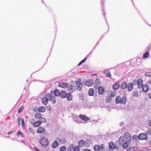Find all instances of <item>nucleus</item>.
I'll return each instance as SVG.
<instances>
[{"label":"nucleus","mask_w":151,"mask_h":151,"mask_svg":"<svg viewBox=\"0 0 151 151\" xmlns=\"http://www.w3.org/2000/svg\"><path fill=\"white\" fill-rule=\"evenodd\" d=\"M149 55L148 51H147L146 52L144 53L143 55L142 58L143 59H145L147 58Z\"/></svg>","instance_id":"2f4dec72"},{"label":"nucleus","mask_w":151,"mask_h":151,"mask_svg":"<svg viewBox=\"0 0 151 151\" xmlns=\"http://www.w3.org/2000/svg\"><path fill=\"white\" fill-rule=\"evenodd\" d=\"M24 108V107L23 106H22L19 109L18 111V113H20L22 111Z\"/></svg>","instance_id":"49530a36"},{"label":"nucleus","mask_w":151,"mask_h":151,"mask_svg":"<svg viewBox=\"0 0 151 151\" xmlns=\"http://www.w3.org/2000/svg\"><path fill=\"white\" fill-rule=\"evenodd\" d=\"M50 93L52 97H54L55 96H59L60 94V93L59 90L57 89H55L54 91H51Z\"/></svg>","instance_id":"423d86ee"},{"label":"nucleus","mask_w":151,"mask_h":151,"mask_svg":"<svg viewBox=\"0 0 151 151\" xmlns=\"http://www.w3.org/2000/svg\"><path fill=\"white\" fill-rule=\"evenodd\" d=\"M17 134L18 135H21L22 137L24 136L23 134L21 132L18 131L17 132Z\"/></svg>","instance_id":"5fc2aeb1"},{"label":"nucleus","mask_w":151,"mask_h":151,"mask_svg":"<svg viewBox=\"0 0 151 151\" xmlns=\"http://www.w3.org/2000/svg\"><path fill=\"white\" fill-rule=\"evenodd\" d=\"M78 146H79V147H82L85 146V142L84 140H81L78 141Z\"/></svg>","instance_id":"dca6fc26"},{"label":"nucleus","mask_w":151,"mask_h":151,"mask_svg":"<svg viewBox=\"0 0 151 151\" xmlns=\"http://www.w3.org/2000/svg\"><path fill=\"white\" fill-rule=\"evenodd\" d=\"M21 119L20 118H19L18 119V126H20V120Z\"/></svg>","instance_id":"4d7b16f0"},{"label":"nucleus","mask_w":151,"mask_h":151,"mask_svg":"<svg viewBox=\"0 0 151 151\" xmlns=\"http://www.w3.org/2000/svg\"><path fill=\"white\" fill-rule=\"evenodd\" d=\"M149 125L150 126H151V120H150L148 122Z\"/></svg>","instance_id":"680f3d73"},{"label":"nucleus","mask_w":151,"mask_h":151,"mask_svg":"<svg viewBox=\"0 0 151 151\" xmlns=\"http://www.w3.org/2000/svg\"><path fill=\"white\" fill-rule=\"evenodd\" d=\"M101 84V81L99 77H97L95 80V88L97 89L98 86L100 85Z\"/></svg>","instance_id":"1a4fd4ad"},{"label":"nucleus","mask_w":151,"mask_h":151,"mask_svg":"<svg viewBox=\"0 0 151 151\" xmlns=\"http://www.w3.org/2000/svg\"><path fill=\"white\" fill-rule=\"evenodd\" d=\"M66 97L68 101H70L72 100V98L71 95H70V93H67Z\"/></svg>","instance_id":"7c9ffc66"},{"label":"nucleus","mask_w":151,"mask_h":151,"mask_svg":"<svg viewBox=\"0 0 151 151\" xmlns=\"http://www.w3.org/2000/svg\"><path fill=\"white\" fill-rule=\"evenodd\" d=\"M48 101V99L46 97H43L42 99V102L43 104L45 105L47 104Z\"/></svg>","instance_id":"cd10ccee"},{"label":"nucleus","mask_w":151,"mask_h":151,"mask_svg":"<svg viewBox=\"0 0 151 151\" xmlns=\"http://www.w3.org/2000/svg\"><path fill=\"white\" fill-rule=\"evenodd\" d=\"M79 117L83 120L85 121L88 120L89 119V118L88 117L82 115H80L79 116Z\"/></svg>","instance_id":"aec40b11"},{"label":"nucleus","mask_w":151,"mask_h":151,"mask_svg":"<svg viewBox=\"0 0 151 151\" xmlns=\"http://www.w3.org/2000/svg\"><path fill=\"white\" fill-rule=\"evenodd\" d=\"M46 98H47V99H48V100H49V101H50L51 100L52 98L53 97H52L51 94H50L49 93H47L46 94Z\"/></svg>","instance_id":"f704fd0d"},{"label":"nucleus","mask_w":151,"mask_h":151,"mask_svg":"<svg viewBox=\"0 0 151 151\" xmlns=\"http://www.w3.org/2000/svg\"><path fill=\"white\" fill-rule=\"evenodd\" d=\"M145 133L147 135H151V128L148 129Z\"/></svg>","instance_id":"e433bc0d"},{"label":"nucleus","mask_w":151,"mask_h":151,"mask_svg":"<svg viewBox=\"0 0 151 151\" xmlns=\"http://www.w3.org/2000/svg\"><path fill=\"white\" fill-rule=\"evenodd\" d=\"M39 142L41 145L43 147H47L49 145L48 139L44 137L41 138Z\"/></svg>","instance_id":"f03ea898"},{"label":"nucleus","mask_w":151,"mask_h":151,"mask_svg":"<svg viewBox=\"0 0 151 151\" xmlns=\"http://www.w3.org/2000/svg\"><path fill=\"white\" fill-rule=\"evenodd\" d=\"M104 73L106 74V77H108L109 78H111V74L109 71V70H106L104 71Z\"/></svg>","instance_id":"4be33fe9"},{"label":"nucleus","mask_w":151,"mask_h":151,"mask_svg":"<svg viewBox=\"0 0 151 151\" xmlns=\"http://www.w3.org/2000/svg\"><path fill=\"white\" fill-rule=\"evenodd\" d=\"M73 151H79L80 149L79 146H75L73 149Z\"/></svg>","instance_id":"37998d69"},{"label":"nucleus","mask_w":151,"mask_h":151,"mask_svg":"<svg viewBox=\"0 0 151 151\" xmlns=\"http://www.w3.org/2000/svg\"><path fill=\"white\" fill-rule=\"evenodd\" d=\"M100 151H105V146L103 144H101L100 145Z\"/></svg>","instance_id":"58836bf2"},{"label":"nucleus","mask_w":151,"mask_h":151,"mask_svg":"<svg viewBox=\"0 0 151 151\" xmlns=\"http://www.w3.org/2000/svg\"><path fill=\"white\" fill-rule=\"evenodd\" d=\"M67 94L66 93V92L63 91H62L60 93V96L63 98H65Z\"/></svg>","instance_id":"393cba45"},{"label":"nucleus","mask_w":151,"mask_h":151,"mask_svg":"<svg viewBox=\"0 0 151 151\" xmlns=\"http://www.w3.org/2000/svg\"><path fill=\"white\" fill-rule=\"evenodd\" d=\"M120 87V85L118 83H116L114 84L113 85L112 88L113 89L116 90L118 89Z\"/></svg>","instance_id":"ddd939ff"},{"label":"nucleus","mask_w":151,"mask_h":151,"mask_svg":"<svg viewBox=\"0 0 151 151\" xmlns=\"http://www.w3.org/2000/svg\"><path fill=\"white\" fill-rule=\"evenodd\" d=\"M28 129L29 132H30V133H32V134H33L35 132H34V130L32 128H28Z\"/></svg>","instance_id":"a18cd8bd"},{"label":"nucleus","mask_w":151,"mask_h":151,"mask_svg":"<svg viewBox=\"0 0 151 151\" xmlns=\"http://www.w3.org/2000/svg\"><path fill=\"white\" fill-rule=\"evenodd\" d=\"M82 83L80 80H78L76 82V86L77 88L79 90H81L82 87Z\"/></svg>","instance_id":"6e6552de"},{"label":"nucleus","mask_w":151,"mask_h":151,"mask_svg":"<svg viewBox=\"0 0 151 151\" xmlns=\"http://www.w3.org/2000/svg\"><path fill=\"white\" fill-rule=\"evenodd\" d=\"M112 97L111 96H109V94H108L106 98V102L108 103H110L112 99Z\"/></svg>","instance_id":"a878e982"},{"label":"nucleus","mask_w":151,"mask_h":151,"mask_svg":"<svg viewBox=\"0 0 151 151\" xmlns=\"http://www.w3.org/2000/svg\"><path fill=\"white\" fill-rule=\"evenodd\" d=\"M136 60L139 63H141L142 61L141 59L139 58H137Z\"/></svg>","instance_id":"6e6d98bb"},{"label":"nucleus","mask_w":151,"mask_h":151,"mask_svg":"<svg viewBox=\"0 0 151 151\" xmlns=\"http://www.w3.org/2000/svg\"><path fill=\"white\" fill-rule=\"evenodd\" d=\"M120 141H117V144L118 145L120 146L122 144V147L124 149H127L128 146H130V144L128 143L126 141L125 137L121 136L119 138Z\"/></svg>","instance_id":"f257e3e1"},{"label":"nucleus","mask_w":151,"mask_h":151,"mask_svg":"<svg viewBox=\"0 0 151 151\" xmlns=\"http://www.w3.org/2000/svg\"><path fill=\"white\" fill-rule=\"evenodd\" d=\"M124 137H126V136H124ZM125 138L126 141H127L128 143L130 144V142L132 141V139L131 136L130 135H129L128 136L125 137Z\"/></svg>","instance_id":"412c9836"},{"label":"nucleus","mask_w":151,"mask_h":151,"mask_svg":"<svg viewBox=\"0 0 151 151\" xmlns=\"http://www.w3.org/2000/svg\"><path fill=\"white\" fill-rule=\"evenodd\" d=\"M86 59V58H85L84 59L81 61L78 64V66L82 64L83 63L85 62Z\"/></svg>","instance_id":"8fccbe9b"},{"label":"nucleus","mask_w":151,"mask_h":151,"mask_svg":"<svg viewBox=\"0 0 151 151\" xmlns=\"http://www.w3.org/2000/svg\"><path fill=\"white\" fill-rule=\"evenodd\" d=\"M116 94V93L115 91H114V92L111 91L110 92V96L112 97L115 96Z\"/></svg>","instance_id":"4c0bfd02"},{"label":"nucleus","mask_w":151,"mask_h":151,"mask_svg":"<svg viewBox=\"0 0 151 151\" xmlns=\"http://www.w3.org/2000/svg\"><path fill=\"white\" fill-rule=\"evenodd\" d=\"M66 147L65 146L61 147L60 149V151H66Z\"/></svg>","instance_id":"79ce46f5"},{"label":"nucleus","mask_w":151,"mask_h":151,"mask_svg":"<svg viewBox=\"0 0 151 151\" xmlns=\"http://www.w3.org/2000/svg\"><path fill=\"white\" fill-rule=\"evenodd\" d=\"M35 117L36 119H39L40 121H42V123H44L46 122L45 119L42 117V114L39 113L36 114L35 115Z\"/></svg>","instance_id":"7ed1b4c3"},{"label":"nucleus","mask_w":151,"mask_h":151,"mask_svg":"<svg viewBox=\"0 0 151 151\" xmlns=\"http://www.w3.org/2000/svg\"><path fill=\"white\" fill-rule=\"evenodd\" d=\"M58 143L57 141H54L52 144V147L53 148H55L58 147Z\"/></svg>","instance_id":"b1692460"},{"label":"nucleus","mask_w":151,"mask_h":151,"mask_svg":"<svg viewBox=\"0 0 151 151\" xmlns=\"http://www.w3.org/2000/svg\"><path fill=\"white\" fill-rule=\"evenodd\" d=\"M138 87L139 88H142L143 92H147L149 89V87L147 84L141 85V84H137Z\"/></svg>","instance_id":"20e7f679"},{"label":"nucleus","mask_w":151,"mask_h":151,"mask_svg":"<svg viewBox=\"0 0 151 151\" xmlns=\"http://www.w3.org/2000/svg\"><path fill=\"white\" fill-rule=\"evenodd\" d=\"M74 145L73 144H71L68 147V149L70 150H73L74 148Z\"/></svg>","instance_id":"de8ad7c7"},{"label":"nucleus","mask_w":151,"mask_h":151,"mask_svg":"<svg viewBox=\"0 0 151 151\" xmlns=\"http://www.w3.org/2000/svg\"><path fill=\"white\" fill-rule=\"evenodd\" d=\"M45 129L42 127H38L37 130V132L40 134H43L45 132Z\"/></svg>","instance_id":"9d476101"},{"label":"nucleus","mask_w":151,"mask_h":151,"mask_svg":"<svg viewBox=\"0 0 151 151\" xmlns=\"http://www.w3.org/2000/svg\"><path fill=\"white\" fill-rule=\"evenodd\" d=\"M91 140L89 139H88L86 141V142H85V144L86 146H89L91 144Z\"/></svg>","instance_id":"473e14b6"},{"label":"nucleus","mask_w":151,"mask_h":151,"mask_svg":"<svg viewBox=\"0 0 151 151\" xmlns=\"http://www.w3.org/2000/svg\"><path fill=\"white\" fill-rule=\"evenodd\" d=\"M100 150V145H95V151H99Z\"/></svg>","instance_id":"c9c22d12"},{"label":"nucleus","mask_w":151,"mask_h":151,"mask_svg":"<svg viewBox=\"0 0 151 151\" xmlns=\"http://www.w3.org/2000/svg\"><path fill=\"white\" fill-rule=\"evenodd\" d=\"M127 98L125 96H123L121 98V103L122 104H124L126 103Z\"/></svg>","instance_id":"f3484780"},{"label":"nucleus","mask_w":151,"mask_h":151,"mask_svg":"<svg viewBox=\"0 0 151 151\" xmlns=\"http://www.w3.org/2000/svg\"><path fill=\"white\" fill-rule=\"evenodd\" d=\"M105 91L104 90V88L101 86H99L98 89V92L100 95L103 94Z\"/></svg>","instance_id":"9b49d317"},{"label":"nucleus","mask_w":151,"mask_h":151,"mask_svg":"<svg viewBox=\"0 0 151 151\" xmlns=\"http://www.w3.org/2000/svg\"><path fill=\"white\" fill-rule=\"evenodd\" d=\"M148 83L149 84H151V79H150L148 81Z\"/></svg>","instance_id":"69168bd1"},{"label":"nucleus","mask_w":151,"mask_h":151,"mask_svg":"<svg viewBox=\"0 0 151 151\" xmlns=\"http://www.w3.org/2000/svg\"><path fill=\"white\" fill-rule=\"evenodd\" d=\"M37 109H38L39 111L40 112H44L46 110L45 108L43 106H42L40 108Z\"/></svg>","instance_id":"c85d7f7f"},{"label":"nucleus","mask_w":151,"mask_h":151,"mask_svg":"<svg viewBox=\"0 0 151 151\" xmlns=\"http://www.w3.org/2000/svg\"><path fill=\"white\" fill-rule=\"evenodd\" d=\"M133 139L134 141L137 142L138 141V136H137V135H134L133 136Z\"/></svg>","instance_id":"ea45409f"},{"label":"nucleus","mask_w":151,"mask_h":151,"mask_svg":"<svg viewBox=\"0 0 151 151\" xmlns=\"http://www.w3.org/2000/svg\"><path fill=\"white\" fill-rule=\"evenodd\" d=\"M109 146L110 149L112 150H114L115 149V145L113 142H109Z\"/></svg>","instance_id":"2eb2a0df"},{"label":"nucleus","mask_w":151,"mask_h":151,"mask_svg":"<svg viewBox=\"0 0 151 151\" xmlns=\"http://www.w3.org/2000/svg\"><path fill=\"white\" fill-rule=\"evenodd\" d=\"M135 149V147H131L127 149V151H133Z\"/></svg>","instance_id":"72a5a7b5"},{"label":"nucleus","mask_w":151,"mask_h":151,"mask_svg":"<svg viewBox=\"0 0 151 151\" xmlns=\"http://www.w3.org/2000/svg\"><path fill=\"white\" fill-rule=\"evenodd\" d=\"M73 87L72 85H69L68 87L69 88L70 91H73Z\"/></svg>","instance_id":"3c124183"},{"label":"nucleus","mask_w":151,"mask_h":151,"mask_svg":"<svg viewBox=\"0 0 151 151\" xmlns=\"http://www.w3.org/2000/svg\"><path fill=\"white\" fill-rule=\"evenodd\" d=\"M68 86V84L66 83H62L58 84V86L63 88H65Z\"/></svg>","instance_id":"a211bd4d"},{"label":"nucleus","mask_w":151,"mask_h":151,"mask_svg":"<svg viewBox=\"0 0 151 151\" xmlns=\"http://www.w3.org/2000/svg\"><path fill=\"white\" fill-rule=\"evenodd\" d=\"M93 83V80H90L87 81L86 83V86H91Z\"/></svg>","instance_id":"6ab92c4d"},{"label":"nucleus","mask_w":151,"mask_h":151,"mask_svg":"<svg viewBox=\"0 0 151 151\" xmlns=\"http://www.w3.org/2000/svg\"><path fill=\"white\" fill-rule=\"evenodd\" d=\"M127 82L124 81L122 83L121 85H120V87L122 89H125L127 88Z\"/></svg>","instance_id":"f8f14e48"},{"label":"nucleus","mask_w":151,"mask_h":151,"mask_svg":"<svg viewBox=\"0 0 151 151\" xmlns=\"http://www.w3.org/2000/svg\"><path fill=\"white\" fill-rule=\"evenodd\" d=\"M151 75V72H147L145 73V76L147 77H150Z\"/></svg>","instance_id":"c03bdc74"},{"label":"nucleus","mask_w":151,"mask_h":151,"mask_svg":"<svg viewBox=\"0 0 151 151\" xmlns=\"http://www.w3.org/2000/svg\"><path fill=\"white\" fill-rule=\"evenodd\" d=\"M52 103H53V104H54V103H56V100L55 99H53V100H52Z\"/></svg>","instance_id":"052dcab7"},{"label":"nucleus","mask_w":151,"mask_h":151,"mask_svg":"<svg viewBox=\"0 0 151 151\" xmlns=\"http://www.w3.org/2000/svg\"><path fill=\"white\" fill-rule=\"evenodd\" d=\"M137 84H141V85H143L142 80L141 79L137 80Z\"/></svg>","instance_id":"a19ab883"},{"label":"nucleus","mask_w":151,"mask_h":151,"mask_svg":"<svg viewBox=\"0 0 151 151\" xmlns=\"http://www.w3.org/2000/svg\"><path fill=\"white\" fill-rule=\"evenodd\" d=\"M104 9H102V11L103 12V14L105 15V12H104Z\"/></svg>","instance_id":"774afa93"},{"label":"nucleus","mask_w":151,"mask_h":151,"mask_svg":"<svg viewBox=\"0 0 151 151\" xmlns=\"http://www.w3.org/2000/svg\"><path fill=\"white\" fill-rule=\"evenodd\" d=\"M42 123V121H38L33 123V125L35 127H38L41 125Z\"/></svg>","instance_id":"4468645a"},{"label":"nucleus","mask_w":151,"mask_h":151,"mask_svg":"<svg viewBox=\"0 0 151 151\" xmlns=\"http://www.w3.org/2000/svg\"><path fill=\"white\" fill-rule=\"evenodd\" d=\"M104 122V119L101 118H99L98 119H95V123H102Z\"/></svg>","instance_id":"5701e85b"},{"label":"nucleus","mask_w":151,"mask_h":151,"mask_svg":"<svg viewBox=\"0 0 151 151\" xmlns=\"http://www.w3.org/2000/svg\"><path fill=\"white\" fill-rule=\"evenodd\" d=\"M124 124V122H121L120 123L119 125L121 126H123Z\"/></svg>","instance_id":"bf43d9fd"},{"label":"nucleus","mask_w":151,"mask_h":151,"mask_svg":"<svg viewBox=\"0 0 151 151\" xmlns=\"http://www.w3.org/2000/svg\"><path fill=\"white\" fill-rule=\"evenodd\" d=\"M150 45L148 46L145 49V50L147 51H148L150 50Z\"/></svg>","instance_id":"864d4df0"},{"label":"nucleus","mask_w":151,"mask_h":151,"mask_svg":"<svg viewBox=\"0 0 151 151\" xmlns=\"http://www.w3.org/2000/svg\"><path fill=\"white\" fill-rule=\"evenodd\" d=\"M101 1H102V2L101 3V5L103 7L104 6V3H103V0H101Z\"/></svg>","instance_id":"0e129e2a"},{"label":"nucleus","mask_w":151,"mask_h":151,"mask_svg":"<svg viewBox=\"0 0 151 151\" xmlns=\"http://www.w3.org/2000/svg\"><path fill=\"white\" fill-rule=\"evenodd\" d=\"M129 135H130V134H129V133L128 132H126L125 133L124 135H125V136H126V137L128 136Z\"/></svg>","instance_id":"13d9d810"},{"label":"nucleus","mask_w":151,"mask_h":151,"mask_svg":"<svg viewBox=\"0 0 151 151\" xmlns=\"http://www.w3.org/2000/svg\"><path fill=\"white\" fill-rule=\"evenodd\" d=\"M138 139L140 140H146L148 138V136L146 133H142L139 134L138 136Z\"/></svg>","instance_id":"39448f33"},{"label":"nucleus","mask_w":151,"mask_h":151,"mask_svg":"<svg viewBox=\"0 0 151 151\" xmlns=\"http://www.w3.org/2000/svg\"><path fill=\"white\" fill-rule=\"evenodd\" d=\"M21 120H22V127L23 128L25 126V125L24 124V120L23 119H22Z\"/></svg>","instance_id":"603ef678"},{"label":"nucleus","mask_w":151,"mask_h":151,"mask_svg":"<svg viewBox=\"0 0 151 151\" xmlns=\"http://www.w3.org/2000/svg\"><path fill=\"white\" fill-rule=\"evenodd\" d=\"M94 93V90L93 88H90L89 90L88 94L90 96H92Z\"/></svg>","instance_id":"c756f323"},{"label":"nucleus","mask_w":151,"mask_h":151,"mask_svg":"<svg viewBox=\"0 0 151 151\" xmlns=\"http://www.w3.org/2000/svg\"><path fill=\"white\" fill-rule=\"evenodd\" d=\"M128 91L129 92L132 91L134 88V84L133 83L130 82L127 84V87Z\"/></svg>","instance_id":"0eeeda50"},{"label":"nucleus","mask_w":151,"mask_h":151,"mask_svg":"<svg viewBox=\"0 0 151 151\" xmlns=\"http://www.w3.org/2000/svg\"><path fill=\"white\" fill-rule=\"evenodd\" d=\"M133 95L134 97H137L138 96V92L137 91H135L133 92Z\"/></svg>","instance_id":"09e8293b"},{"label":"nucleus","mask_w":151,"mask_h":151,"mask_svg":"<svg viewBox=\"0 0 151 151\" xmlns=\"http://www.w3.org/2000/svg\"><path fill=\"white\" fill-rule=\"evenodd\" d=\"M121 97L119 96H117L116 98V103L117 104L121 103Z\"/></svg>","instance_id":"bb28decb"},{"label":"nucleus","mask_w":151,"mask_h":151,"mask_svg":"<svg viewBox=\"0 0 151 151\" xmlns=\"http://www.w3.org/2000/svg\"><path fill=\"white\" fill-rule=\"evenodd\" d=\"M83 151H91L89 150H88V149H85Z\"/></svg>","instance_id":"338daca9"},{"label":"nucleus","mask_w":151,"mask_h":151,"mask_svg":"<svg viewBox=\"0 0 151 151\" xmlns=\"http://www.w3.org/2000/svg\"><path fill=\"white\" fill-rule=\"evenodd\" d=\"M148 97L150 99H151V93L148 94Z\"/></svg>","instance_id":"e2e57ef3"}]
</instances>
